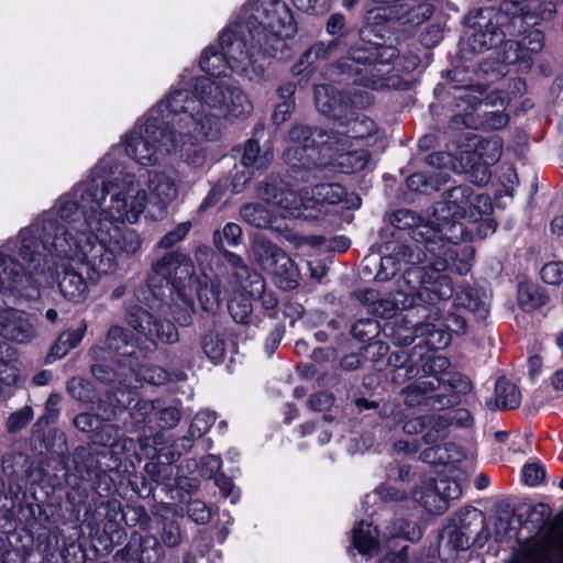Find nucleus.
Returning <instances> with one entry per match:
<instances>
[{"instance_id": "nucleus-54", "label": "nucleus", "mask_w": 563, "mask_h": 563, "mask_svg": "<svg viewBox=\"0 0 563 563\" xmlns=\"http://www.w3.org/2000/svg\"><path fill=\"white\" fill-rule=\"evenodd\" d=\"M492 201L489 196L484 194L472 195L471 208L468 210V219L477 221L483 214L492 211Z\"/></svg>"}, {"instance_id": "nucleus-52", "label": "nucleus", "mask_w": 563, "mask_h": 563, "mask_svg": "<svg viewBox=\"0 0 563 563\" xmlns=\"http://www.w3.org/2000/svg\"><path fill=\"white\" fill-rule=\"evenodd\" d=\"M352 334L355 339L366 342L379 334V323L374 319H361L352 327Z\"/></svg>"}, {"instance_id": "nucleus-36", "label": "nucleus", "mask_w": 563, "mask_h": 563, "mask_svg": "<svg viewBox=\"0 0 563 563\" xmlns=\"http://www.w3.org/2000/svg\"><path fill=\"white\" fill-rule=\"evenodd\" d=\"M273 158L274 153L269 145L261 148L255 140H249L244 145L241 163L245 167L263 170L271 165Z\"/></svg>"}, {"instance_id": "nucleus-37", "label": "nucleus", "mask_w": 563, "mask_h": 563, "mask_svg": "<svg viewBox=\"0 0 563 563\" xmlns=\"http://www.w3.org/2000/svg\"><path fill=\"white\" fill-rule=\"evenodd\" d=\"M439 388L437 379H417L401 390L404 401L409 407L428 404L429 394Z\"/></svg>"}, {"instance_id": "nucleus-58", "label": "nucleus", "mask_w": 563, "mask_h": 563, "mask_svg": "<svg viewBox=\"0 0 563 563\" xmlns=\"http://www.w3.org/2000/svg\"><path fill=\"white\" fill-rule=\"evenodd\" d=\"M545 478V470L542 464L532 462L522 468V481L528 486H537Z\"/></svg>"}, {"instance_id": "nucleus-24", "label": "nucleus", "mask_w": 563, "mask_h": 563, "mask_svg": "<svg viewBox=\"0 0 563 563\" xmlns=\"http://www.w3.org/2000/svg\"><path fill=\"white\" fill-rule=\"evenodd\" d=\"M308 191L309 198H307V202H310L311 209H313L316 205L322 203H343L347 209H356L361 206V198L355 194H346L344 188L339 184H321L312 187Z\"/></svg>"}, {"instance_id": "nucleus-3", "label": "nucleus", "mask_w": 563, "mask_h": 563, "mask_svg": "<svg viewBox=\"0 0 563 563\" xmlns=\"http://www.w3.org/2000/svg\"><path fill=\"white\" fill-rule=\"evenodd\" d=\"M119 223H113L106 236L101 232L88 224V216L80 225L71 228L67 238L56 236L53 241L54 247L62 256L69 257L78 264L87 265L97 274H110L115 269L117 261L114 252L134 254L139 251L142 240L139 233L129 228H120Z\"/></svg>"}, {"instance_id": "nucleus-1", "label": "nucleus", "mask_w": 563, "mask_h": 563, "mask_svg": "<svg viewBox=\"0 0 563 563\" xmlns=\"http://www.w3.org/2000/svg\"><path fill=\"white\" fill-rule=\"evenodd\" d=\"M179 115V125L189 128L196 136H211L218 131L221 117L243 118L253 111L252 102L236 86L207 77L196 78L192 92L176 90L159 107Z\"/></svg>"}, {"instance_id": "nucleus-16", "label": "nucleus", "mask_w": 563, "mask_h": 563, "mask_svg": "<svg viewBox=\"0 0 563 563\" xmlns=\"http://www.w3.org/2000/svg\"><path fill=\"white\" fill-rule=\"evenodd\" d=\"M258 196L280 208L283 217H302L305 210L311 209L310 202H307V198H309L308 190L298 194L275 183H264L260 188Z\"/></svg>"}, {"instance_id": "nucleus-60", "label": "nucleus", "mask_w": 563, "mask_h": 563, "mask_svg": "<svg viewBox=\"0 0 563 563\" xmlns=\"http://www.w3.org/2000/svg\"><path fill=\"white\" fill-rule=\"evenodd\" d=\"M541 278L550 285H558L563 280V263L552 262L541 269Z\"/></svg>"}, {"instance_id": "nucleus-64", "label": "nucleus", "mask_w": 563, "mask_h": 563, "mask_svg": "<svg viewBox=\"0 0 563 563\" xmlns=\"http://www.w3.org/2000/svg\"><path fill=\"white\" fill-rule=\"evenodd\" d=\"M374 130L375 123L366 118H356L351 122L350 131L353 133L352 137L354 139L364 137L365 135L371 134Z\"/></svg>"}, {"instance_id": "nucleus-48", "label": "nucleus", "mask_w": 563, "mask_h": 563, "mask_svg": "<svg viewBox=\"0 0 563 563\" xmlns=\"http://www.w3.org/2000/svg\"><path fill=\"white\" fill-rule=\"evenodd\" d=\"M460 155L453 156L450 153H431L427 157V164L431 167L441 169L439 176L440 181L446 183L449 180V174L446 169L457 172L456 165L459 164Z\"/></svg>"}, {"instance_id": "nucleus-28", "label": "nucleus", "mask_w": 563, "mask_h": 563, "mask_svg": "<svg viewBox=\"0 0 563 563\" xmlns=\"http://www.w3.org/2000/svg\"><path fill=\"white\" fill-rule=\"evenodd\" d=\"M519 388L506 377H499L495 383L494 396L486 400V407L492 411L510 410L520 405Z\"/></svg>"}, {"instance_id": "nucleus-46", "label": "nucleus", "mask_w": 563, "mask_h": 563, "mask_svg": "<svg viewBox=\"0 0 563 563\" xmlns=\"http://www.w3.org/2000/svg\"><path fill=\"white\" fill-rule=\"evenodd\" d=\"M242 238V229L239 224L229 222L222 231H216L213 234V242L216 247L223 254L228 252L227 246H236Z\"/></svg>"}, {"instance_id": "nucleus-57", "label": "nucleus", "mask_w": 563, "mask_h": 563, "mask_svg": "<svg viewBox=\"0 0 563 563\" xmlns=\"http://www.w3.org/2000/svg\"><path fill=\"white\" fill-rule=\"evenodd\" d=\"M400 264L398 263L396 256L393 252L387 255H384L380 258L379 269L375 275V278L379 282H385L395 276L397 271L399 269Z\"/></svg>"}, {"instance_id": "nucleus-21", "label": "nucleus", "mask_w": 563, "mask_h": 563, "mask_svg": "<svg viewBox=\"0 0 563 563\" xmlns=\"http://www.w3.org/2000/svg\"><path fill=\"white\" fill-rule=\"evenodd\" d=\"M147 188L148 201L158 209L163 217L167 206L178 196V186L173 176L163 170L148 172Z\"/></svg>"}, {"instance_id": "nucleus-59", "label": "nucleus", "mask_w": 563, "mask_h": 563, "mask_svg": "<svg viewBox=\"0 0 563 563\" xmlns=\"http://www.w3.org/2000/svg\"><path fill=\"white\" fill-rule=\"evenodd\" d=\"M527 1L528 0H501L499 7L500 14L519 18L529 11Z\"/></svg>"}, {"instance_id": "nucleus-12", "label": "nucleus", "mask_w": 563, "mask_h": 563, "mask_svg": "<svg viewBox=\"0 0 563 563\" xmlns=\"http://www.w3.org/2000/svg\"><path fill=\"white\" fill-rule=\"evenodd\" d=\"M461 485L449 478L422 479L415 488L412 498L430 514H442L449 507V501L461 496Z\"/></svg>"}, {"instance_id": "nucleus-45", "label": "nucleus", "mask_w": 563, "mask_h": 563, "mask_svg": "<svg viewBox=\"0 0 563 563\" xmlns=\"http://www.w3.org/2000/svg\"><path fill=\"white\" fill-rule=\"evenodd\" d=\"M85 333L86 325H82L78 330L63 332L51 349V354L58 358L64 357L70 350L75 349L81 342Z\"/></svg>"}, {"instance_id": "nucleus-55", "label": "nucleus", "mask_w": 563, "mask_h": 563, "mask_svg": "<svg viewBox=\"0 0 563 563\" xmlns=\"http://www.w3.org/2000/svg\"><path fill=\"white\" fill-rule=\"evenodd\" d=\"M191 229V222L186 221L179 223L174 230L166 233L158 242V247L170 249L175 244L183 241Z\"/></svg>"}, {"instance_id": "nucleus-19", "label": "nucleus", "mask_w": 563, "mask_h": 563, "mask_svg": "<svg viewBox=\"0 0 563 563\" xmlns=\"http://www.w3.org/2000/svg\"><path fill=\"white\" fill-rule=\"evenodd\" d=\"M202 137L196 136L190 123L189 128H181L178 117L176 121H173V143L176 146L172 154L179 155L191 167H201L206 162V155L195 141Z\"/></svg>"}, {"instance_id": "nucleus-15", "label": "nucleus", "mask_w": 563, "mask_h": 563, "mask_svg": "<svg viewBox=\"0 0 563 563\" xmlns=\"http://www.w3.org/2000/svg\"><path fill=\"white\" fill-rule=\"evenodd\" d=\"M57 227L53 219H44L37 223H34L30 229H25L21 232V247L20 254L22 258L29 263H34L37 257L41 256L40 244L37 240H41L42 247L48 250L51 253L55 254L60 260L71 261L69 257L62 256L58 254L57 250L53 245V241L56 236H59L57 233L53 234V231H57ZM69 238L70 234L76 235V232L69 233V231H64L62 236Z\"/></svg>"}, {"instance_id": "nucleus-6", "label": "nucleus", "mask_w": 563, "mask_h": 563, "mask_svg": "<svg viewBox=\"0 0 563 563\" xmlns=\"http://www.w3.org/2000/svg\"><path fill=\"white\" fill-rule=\"evenodd\" d=\"M473 190L467 186H457L445 192L443 201L433 206L431 217L423 221L418 214L408 209L394 213V221L399 228L415 227L418 230L429 227L433 239L454 245L466 238V230L457 219H468Z\"/></svg>"}, {"instance_id": "nucleus-18", "label": "nucleus", "mask_w": 563, "mask_h": 563, "mask_svg": "<svg viewBox=\"0 0 563 563\" xmlns=\"http://www.w3.org/2000/svg\"><path fill=\"white\" fill-rule=\"evenodd\" d=\"M349 145V139L339 134H334L332 140V148L328 152H333L329 156V162L323 164H330L339 168L342 173L352 174L362 170L368 163L369 153L367 150H357L353 152H346Z\"/></svg>"}, {"instance_id": "nucleus-10", "label": "nucleus", "mask_w": 563, "mask_h": 563, "mask_svg": "<svg viewBox=\"0 0 563 563\" xmlns=\"http://www.w3.org/2000/svg\"><path fill=\"white\" fill-rule=\"evenodd\" d=\"M124 320L140 335L137 340L147 354L156 350L158 342L173 344L178 341L177 329L170 321L156 318L139 305L126 308Z\"/></svg>"}, {"instance_id": "nucleus-43", "label": "nucleus", "mask_w": 563, "mask_h": 563, "mask_svg": "<svg viewBox=\"0 0 563 563\" xmlns=\"http://www.w3.org/2000/svg\"><path fill=\"white\" fill-rule=\"evenodd\" d=\"M547 301V295L536 284L521 283L518 289V302L526 311H532L543 306Z\"/></svg>"}, {"instance_id": "nucleus-56", "label": "nucleus", "mask_w": 563, "mask_h": 563, "mask_svg": "<svg viewBox=\"0 0 563 563\" xmlns=\"http://www.w3.org/2000/svg\"><path fill=\"white\" fill-rule=\"evenodd\" d=\"M440 180L427 177L423 174L417 173L407 178V186L415 191L428 192L430 190H438Z\"/></svg>"}, {"instance_id": "nucleus-26", "label": "nucleus", "mask_w": 563, "mask_h": 563, "mask_svg": "<svg viewBox=\"0 0 563 563\" xmlns=\"http://www.w3.org/2000/svg\"><path fill=\"white\" fill-rule=\"evenodd\" d=\"M224 257L232 268L234 278L242 292L249 295L251 298L263 295L265 280L261 274L251 271L244 261L232 252H224Z\"/></svg>"}, {"instance_id": "nucleus-25", "label": "nucleus", "mask_w": 563, "mask_h": 563, "mask_svg": "<svg viewBox=\"0 0 563 563\" xmlns=\"http://www.w3.org/2000/svg\"><path fill=\"white\" fill-rule=\"evenodd\" d=\"M104 345L108 351L128 357H143L147 352L142 350V345L133 334L122 325L112 324L104 336Z\"/></svg>"}, {"instance_id": "nucleus-40", "label": "nucleus", "mask_w": 563, "mask_h": 563, "mask_svg": "<svg viewBox=\"0 0 563 563\" xmlns=\"http://www.w3.org/2000/svg\"><path fill=\"white\" fill-rule=\"evenodd\" d=\"M455 300L459 306L474 312L481 319L486 318L488 314L487 302L471 286H461L456 292Z\"/></svg>"}, {"instance_id": "nucleus-13", "label": "nucleus", "mask_w": 563, "mask_h": 563, "mask_svg": "<svg viewBox=\"0 0 563 563\" xmlns=\"http://www.w3.org/2000/svg\"><path fill=\"white\" fill-rule=\"evenodd\" d=\"M333 135H327L321 130H312L310 126L303 124H295L289 131V140L292 146L288 147L285 152V159L294 167H309L305 162L302 150H311L320 147V153L324 155L328 150L332 148Z\"/></svg>"}, {"instance_id": "nucleus-41", "label": "nucleus", "mask_w": 563, "mask_h": 563, "mask_svg": "<svg viewBox=\"0 0 563 563\" xmlns=\"http://www.w3.org/2000/svg\"><path fill=\"white\" fill-rule=\"evenodd\" d=\"M240 216L247 224L257 229L268 228L273 222L272 212L260 202L243 205Z\"/></svg>"}, {"instance_id": "nucleus-27", "label": "nucleus", "mask_w": 563, "mask_h": 563, "mask_svg": "<svg viewBox=\"0 0 563 563\" xmlns=\"http://www.w3.org/2000/svg\"><path fill=\"white\" fill-rule=\"evenodd\" d=\"M69 267H65L64 275L59 282V289L63 296L69 300L79 301L84 298L87 290V283L82 275V272H76L75 267L84 268L87 278H92L90 273H95L92 269H88L87 265L68 261Z\"/></svg>"}, {"instance_id": "nucleus-35", "label": "nucleus", "mask_w": 563, "mask_h": 563, "mask_svg": "<svg viewBox=\"0 0 563 563\" xmlns=\"http://www.w3.org/2000/svg\"><path fill=\"white\" fill-rule=\"evenodd\" d=\"M385 540V536L379 534L376 527L364 521L358 522L352 531V542L361 554H372Z\"/></svg>"}, {"instance_id": "nucleus-33", "label": "nucleus", "mask_w": 563, "mask_h": 563, "mask_svg": "<svg viewBox=\"0 0 563 563\" xmlns=\"http://www.w3.org/2000/svg\"><path fill=\"white\" fill-rule=\"evenodd\" d=\"M391 223L396 225V228L399 229V227L394 221V214L391 216ZM411 229L415 231V227L409 228H400V230H407ZM411 243H399V242H391L386 245V250L389 252H393L396 256L399 264H411L412 266H417V264L423 262L427 258L426 252H423L418 244H421V242H417L413 239V232H411ZM422 245L426 247V244L422 243Z\"/></svg>"}, {"instance_id": "nucleus-61", "label": "nucleus", "mask_w": 563, "mask_h": 563, "mask_svg": "<svg viewBox=\"0 0 563 563\" xmlns=\"http://www.w3.org/2000/svg\"><path fill=\"white\" fill-rule=\"evenodd\" d=\"M229 311L238 323H246L252 312V306L249 301H231L228 305Z\"/></svg>"}, {"instance_id": "nucleus-9", "label": "nucleus", "mask_w": 563, "mask_h": 563, "mask_svg": "<svg viewBox=\"0 0 563 563\" xmlns=\"http://www.w3.org/2000/svg\"><path fill=\"white\" fill-rule=\"evenodd\" d=\"M146 284L155 296L159 295L165 284L177 292L191 288L196 284L194 262L177 251L166 253L152 263Z\"/></svg>"}, {"instance_id": "nucleus-63", "label": "nucleus", "mask_w": 563, "mask_h": 563, "mask_svg": "<svg viewBox=\"0 0 563 563\" xmlns=\"http://www.w3.org/2000/svg\"><path fill=\"white\" fill-rule=\"evenodd\" d=\"M292 2L299 10L310 14H322L329 8V0H292Z\"/></svg>"}, {"instance_id": "nucleus-39", "label": "nucleus", "mask_w": 563, "mask_h": 563, "mask_svg": "<svg viewBox=\"0 0 563 563\" xmlns=\"http://www.w3.org/2000/svg\"><path fill=\"white\" fill-rule=\"evenodd\" d=\"M338 46V40H332L328 44L322 42H318L313 44L300 58L297 66H295L294 71L296 75H299L303 71L302 66L307 70L306 76L308 77L313 71V64L319 59H325L329 57L330 53Z\"/></svg>"}, {"instance_id": "nucleus-4", "label": "nucleus", "mask_w": 563, "mask_h": 563, "mask_svg": "<svg viewBox=\"0 0 563 563\" xmlns=\"http://www.w3.org/2000/svg\"><path fill=\"white\" fill-rule=\"evenodd\" d=\"M148 196L132 174L115 177L104 184L96 183L82 191V208L88 224L106 236L113 223H135L145 210Z\"/></svg>"}, {"instance_id": "nucleus-5", "label": "nucleus", "mask_w": 563, "mask_h": 563, "mask_svg": "<svg viewBox=\"0 0 563 563\" xmlns=\"http://www.w3.org/2000/svg\"><path fill=\"white\" fill-rule=\"evenodd\" d=\"M240 30L247 44L262 60L282 58L288 51L287 40L297 33V23L288 5L282 0H257L255 14Z\"/></svg>"}, {"instance_id": "nucleus-31", "label": "nucleus", "mask_w": 563, "mask_h": 563, "mask_svg": "<svg viewBox=\"0 0 563 563\" xmlns=\"http://www.w3.org/2000/svg\"><path fill=\"white\" fill-rule=\"evenodd\" d=\"M96 181L85 184L78 189L80 190V206L77 201L71 200L67 197L62 198L58 203V213L63 221L67 222L68 225L58 224L55 220V225L58 228L57 231H53V234L57 233L63 235L64 231H70L73 227L80 225L85 221V213L82 208V191L88 187L95 185Z\"/></svg>"}, {"instance_id": "nucleus-42", "label": "nucleus", "mask_w": 563, "mask_h": 563, "mask_svg": "<svg viewBox=\"0 0 563 563\" xmlns=\"http://www.w3.org/2000/svg\"><path fill=\"white\" fill-rule=\"evenodd\" d=\"M252 251L257 263L266 271L274 265L277 254L283 253L277 245L264 236H255L252 241Z\"/></svg>"}, {"instance_id": "nucleus-50", "label": "nucleus", "mask_w": 563, "mask_h": 563, "mask_svg": "<svg viewBox=\"0 0 563 563\" xmlns=\"http://www.w3.org/2000/svg\"><path fill=\"white\" fill-rule=\"evenodd\" d=\"M203 353L212 361H220L225 353V342L213 332L207 333L201 340Z\"/></svg>"}, {"instance_id": "nucleus-29", "label": "nucleus", "mask_w": 563, "mask_h": 563, "mask_svg": "<svg viewBox=\"0 0 563 563\" xmlns=\"http://www.w3.org/2000/svg\"><path fill=\"white\" fill-rule=\"evenodd\" d=\"M433 9L430 3L419 0H402L390 9L393 16L401 24L412 26L420 25L432 15Z\"/></svg>"}, {"instance_id": "nucleus-53", "label": "nucleus", "mask_w": 563, "mask_h": 563, "mask_svg": "<svg viewBox=\"0 0 563 563\" xmlns=\"http://www.w3.org/2000/svg\"><path fill=\"white\" fill-rule=\"evenodd\" d=\"M137 375L144 382L152 385H162L169 380V374L156 365H143L139 368Z\"/></svg>"}, {"instance_id": "nucleus-49", "label": "nucleus", "mask_w": 563, "mask_h": 563, "mask_svg": "<svg viewBox=\"0 0 563 563\" xmlns=\"http://www.w3.org/2000/svg\"><path fill=\"white\" fill-rule=\"evenodd\" d=\"M69 395L82 402H92L96 398V391L91 383L82 377H73L67 383Z\"/></svg>"}, {"instance_id": "nucleus-44", "label": "nucleus", "mask_w": 563, "mask_h": 563, "mask_svg": "<svg viewBox=\"0 0 563 563\" xmlns=\"http://www.w3.org/2000/svg\"><path fill=\"white\" fill-rule=\"evenodd\" d=\"M402 287L404 282L401 280V284H399L397 297H395L394 299H382L376 303L375 311L379 313L380 317L390 318L398 310L407 309L416 303L412 295L401 294Z\"/></svg>"}, {"instance_id": "nucleus-23", "label": "nucleus", "mask_w": 563, "mask_h": 563, "mask_svg": "<svg viewBox=\"0 0 563 563\" xmlns=\"http://www.w3.org/2000/svg\"><path fill=\"white\" fill-rule=\"evenodd\" d=\"M314 102L321 113L340 121L347 119L352 109V102L331 85L314 88Z\"/></svg>"}, {"instance_id": "nucleus-17", "label": "nucleus", "mask_w": 563, "mask_h": 563, "mask_svg": "<svg viewBox=\"0 0 563 563\" xmlns=\"http://www.w3.org/2000/svg\"><path fill=\"white\" fill-rule=\"evenodd\" d=\"M543 47V34L531 30L519 41H508L505 46V62L514 65L517 71H528L532 64V55Z\"/></svg>"}, {"instance_id": "nucleus-14", "label": "nucleus", "mask_w": 563, "mask_h": 563, "mask_svg": "<svg viewBox=\"0 0 563 563\" xmlns=\"http://www.w3.org/2000/svg\"><path fill=\"white\" fill-rule=\"evenodd\" d=\"M382 66L384 64L378 60L377 54L366 48L350 51L340 63L342 70L354 77V82L374 89L382 85Z\"/></svg>"}, {"instance_id": "nucleus-51", "label": "nucleus", "mask_w": 563, "mask_h": 563, "mask_svg": "<svg viewBox=\"0 0 563 563\" xmlns=\"http://www.w3.org/2000/svg\"><path fill=\"white\" fill-rule=\"evenodd\" d=\"M181 303H176L173 314L180 325H189L192 321L195 306L191 297L187 296L185 290L177 292Z\"/></svg>"}, {"instance_id": "nucleus-38", "label": "nucleus", "mask_w": 563, "mask_h": 563, "mask_svg": "<svg viewBox=\"0 0 563 563\" xmlns=\"http://www.w3.org/2000/svg\"><path fill=\"white\" fill-rule=\"evenodd\" d=\"M224 287L219 277L212 279L209 284L200 286L197 289V296L201 308L209 313H214L223 300Z\"/></svg>"}, {"instance_id": "nucleus-62", "label": "nucleus", "mask_w": 563, "mask_h": 563, "mask_svg": "<svg viewBox=\"0 0 563 563\" xmlns=\"http://www.w3.org/2000/svg\"><path fill=\"white\" fill-rule=\"evenodd\" d=\"M188 516L197 523H206L210 517V509L200 500H192L187 508Z\"/></svg>"}, {"instance_id": "nucleus-22", "label": "nucleus", "mask_w": 563, "mask_h": 563, "mask_svg": "<svg viewBox=\"0 0 563 563\" xmlns=\"http://www.w3.org/2000/svg\"><path fill=\"white\" fill-rule=\"evenodd\" d=\"M448 331L456 334L466 333V321L463 317L456 313H449L444 317L442 323ZM413 333L416 336H427L428 343L435 345V347L446 346L450 342V335L442 333L440 324L434 323H417L413 325Z\"/></svg>"}, {"instance_id": "nucleus-7", "label": "nucleus", "mask_w": 563, "mask_h": 563, "mask_svg": "<svg viewBox=\"0 0 563 563\" xmlns=\"http://www.w3.org/2000/svg\"><path fill=\"white\" fill-rule=\"evenodd\" d=\"M221 52L207 48L201 58V69L211 76H221L231 68L236 73L244 74L250 79H262L265 74V64L261 63L247 44L246 34L243 30L239 32L225 30L219 36Z\"/></svg>"}, {"instance_id": "nucleus-32", "label": "nucleus", "mask_w": 563, "mask_h": 563, "mask_svg": "<svg viewBox=\"0 0 563 563\" xmlns=\"http://www.w3.org/2000/svg\"><path fill=\"white\" fill-rule=\"evenodd\" d=\"M492 10L482 11V14H485L484 18L488 19V22L484 27L479 24V29L470 37V46L475 51L489 49L504 41L505 33L492 22Z\"/></svg>"}, {"instance_id": "nucleus-20", "label": "nucleus", "mask_w": 563, "mask_h": 563, "mask_svg": "<svg viewBox=\"0 0 563 563\" xmlns=\"http://www.w3.org/2000/svg\"><path fill=\"white\" fill-rule=\"evenodd\" d=\"M36 335L25 312L5 309L0 312V336L16 343H27Z\"/></svg>"}, {"instance_id": "nucleus-2", "label": "nucleus", "mask_w": 563, "mask_h": 563, "mask_svg": "<svg viewBox=\"0 0 563 563\" xmlns=\"http://www.w3.org/2000/svg\"><path fill=\"white\" fill-rule=\"evenodd\" d=\"M431 229L423 227L413 231V239L426 244V250L432 254L428 266H411L402 275L404 287L401 294L412 295L413 299L422 303H437L449 300L454 292L451 278L445 271L451 269L460 275L470 272L474 258V249L471 244H448L433 239L429 233Z\"/></svg>"}, {"instance_id": "nucleus-34", "label": "nucleus", "mask_w": 563, "mask_h": 563, "mask_svg": "<svg viewBox=\"0 0 563 563\" xmlns=\"http://www.w3.org/2000/svg\"><path fill=\"white\" fill-rule=\"evenodd\" d=\"M277 285L284 289H294L299 283V271L294 261L283 251L277 254L274 265L268 268Z\"/></svg>"}, {"instance_id": "nucleus-11", "label": "nucleus", "mask_w": 563, "mask_h": 563, "mask_svg": "<svg viewBox=\"0 0 563 563\" xmlns=\"http://www.w3.org/2000/svg\"><path fill=\"white\" fill-rule=\"evenodd\" d=\"M501 156V147L497 140H483L474 151H461L457 173H465L472 183L482 186L490 178L489 167Z\"/></svg>"}, {"instance_id": "nucleus-30", "label": "nucleus", "mask_w": 563, "mask_h": 563, "mask_svg": "<svg viewBox=\"0 0 563 563\" xmlns=\"http://www.w3.org/2000/svg\"><path fill=\"white\" fill-rule=\"evenodd\" d=\"M27 282L19 263L10 256L0 255V292L23 295Z\"/></svg>"}, {"instance_id": "nucleus-47", "label": "nucleus", "mask_w": 563, "mask_h": 563, "mask_svg": "<svg viewBox=\"0 0 563 563\" xmlns=\"http://www.w3.org/2000/svg\"><path fill=\"white\" fill-rule=\"evenodd\" d=\"M450 362L445 356L435 355L428 358L422 365V375L418 379H437L439 387L443 382V375L448 371Z\"/></svg>"}, {"instance_id": "nucleus-8", "label": "nucleus", "mask_w": 563, "mask_h": 563, "mask_svg": "<svg viewBox=\"0 0 563 563\" xmlns=\"http://www.w3.org/2000/svg\"><path fill=\"white\" fill-rule=\"evenodd\" d=\"M173 125L159 126L156 119H147L136 125L125 137L128 156L142 166H151L164 161L175 151Z\"/></svg>"}]
</instances>
